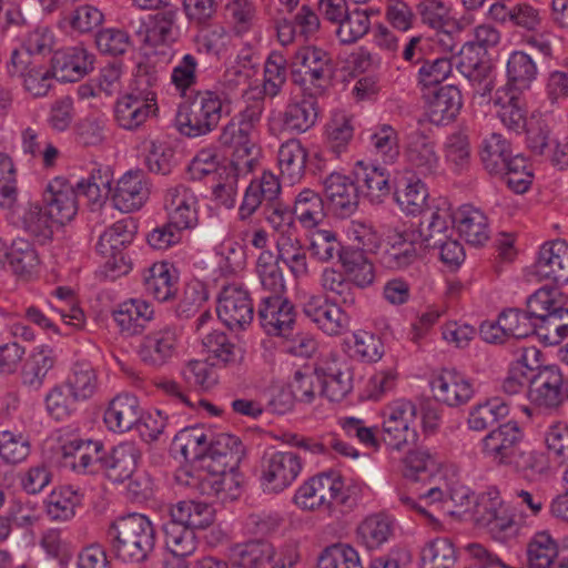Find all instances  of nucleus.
<instances>
[{"label": "nucleus", "mask_w": 568, "mask_h": 568, "mask_svg": "<svg viewBox=\"0 0 568 568\" xmlns=\"http://www.w3.org/2000/svg\"><path fill=\"white\" fill-rule=\"evenodd\" d=\"M390 532V524L379 516L366 518L357 528V537L367 549L378 548Z\"/></svg>", "instance_id": "0e129e2a"}, {"label": "nucleus", "mask_w": 568, "mask_h": 568, "mask_svg": "<svg viewBox=\"0 0 568 568\" xmlns=\"http://www.w3.org/2000/svg\"><path fill=\"white\" fill-rule=\"evenodd\" d=\"M277 251H280L282 263L291 270L294 276L300 277L307 274L306 253L300 246L297 239H292L291 236L280 239L277 241Z\"/></svg>", "instance_id": "e2e57ef3"}, {"label": "nucleus", "mask_w": 568, "mask_h": 568, "mask_svg": "<svg viewBox=\"0 0 568 568\" xmlns=\"http://www.w3.org/2000/svg\"><path fill=\"white\" fill-rule=\"evenodd\" d=\"M292 79L303 92L322 95L332 78V64L328 53L317 47L300 48L294 55Z\"/></svg>", "instance_id": "20e7f679"}, {"label": "nucleus", "mask_w": 568, "mask_h": 568, "mask_svg": "<svg viewBox=\"0 0 568 568\" xmlns=\"http://www.w3.org/2000/svg\"><path fill=\"white\" fill-rule=\"evenodd\" d=\"M95 44L101 53L118 57L128 51L131 40L126 31L109 28L102 29L95 34Z\"/></svg>", "instance_id": "774afa93"}, {"label": "nucleus", "mask_w": 568, "mask_h": 568, "mask_svg": "<svg viewBox=\"0 0 568 568\" xmlns=\"http://www.w3.org/2000/svg\"><path fill=\"white\" fill-rule=\"evenodd\" d=\"M323 186L328 207L335 215L347 217L357 210L358 187L349 176L333 172L324 179Z\"/></svg>", "instance_id": "ddd939ff"}, {"label": "nucleus", "mask_w": 568, "mask_h": 568, "mask_svg": "<svg viewBox=\"0 0 568 568\" xmlns=\"http://www.w3.org/2000/svg\"><path fill=\"white\" fill-rule=\"evenodd\" d=\"M257 316L265 332L274 336H286L295 322L293 304L277 294L262 298Z\"/></svg>", "instance_id": "dca6fc26"}, {"label": "nucleus", "mask_w": 568, "mask_h": 568, "mask_svg": "<svg viewBox=\"0 0 568 568\" xmlns=\"http://www.w3.org/2000/svg\"><path fill=\"white\" fill-rule=\"evenodd\" d=\"M499 175L508 187L518 194L525 193L530 187L534 178L528 160L520 154H515L505 172Z\"/></svg>", "instance_id": "680f3d73"}, {"label": "nucleus", "mask_w": 568, "mask_h": 568, "mask_svg": "<svg viewBox=\"0 0 568 568\" xmlns=\"http://www.w3.org/2000/svg\"><path fill=\"white\" fill-rule=\"evenodd\" d=\"M452 72V62L447 58H438L433 61L425 60L418 71L422 92L438 89Z\"/></svg>", "instance_id": "69168bd1"}, {"label": "nucleus", "mask_w": 568, "mask_h": 568, "mask_svg": "<svg viewBox=\"0 0 568 568\" xmlns=\"http://www.w3.org/2000/svg\"><path fill=\"white\" fill-rule=\"evenodd\" d=\"M274 556L273 545L265 539H252L231 549V559L240 568H286L284 561L273 562Z\"/></svg>", "instance_id": "393cba45"}, {"label": "nucleus", "mask_w": 568, "mask_h": 568, "mask_svg": "<svg viewBox=\"0 0 568 568\" xmlns=\"http://www.w3.org/2000/svg\"><path fill=\"white\" fill-rule=\"evenodd\" d=\"M567 303V295L558 286L545 285L527 298L526 306L532 318L537 320L542 315L566 306Z\"/></svg>", "instance_id": "de8ad7c7"}, {"label": "nucleus", "mask_w": 568, "mask_h": 568, "mask_svg": "<svg viewBox=\"0 0 568 568\" xmlns=\"http://www.w3.org/2000/svg\"><path fill=\"white\" fill-rule=\"evenodd\" d=\"M9 268L17 276H27L37 267L39 261L36 250L29 242L19 240L14 241L10 248Z\"/></svg>", "instance_id": "bf43d9fd"}, {"label": "nucleus", "mask_w": 568, "mask_h": 568, "mask_svg": "<svg viewBox=\"0 0 568 568\" xmlns=\"http://www.w3.org/2000/svg\"><path fill=\"white\" fill-rule=\"evenodd\" d=\"M568 399V378L557 366H544L529 381L528 398L539 407L557 408Z\"/></svg>", "instance_id": "6e6552de"}, {"label": "nucleus", "mask_w": 568, "mask_h": 568, "mask_svg": "<svg viewBox=\"0 0 568 568\" xmlns=\"http://www.w3.org/2000/svg\"><path fill=\"white\" fill-rule=\"evenodd\" d=\"M280 192L278 179L272 173L264 172L258 180L252 181L247 186L240 207L241 217L244 220L251 216L263 202H276Z\"/></svg>", "instance_id": "7c9ffc66"}, {"label": "nucleus", "mask_w": 568, "mask_h": 568, "mask_svg": "<svg viewBox=\"0 0 568 568\" xmlns=\"http://www.w3.org/2000/svg\"><path fill=\"white\" fill-rule=\"evenodd\" d=\"M306 317L327 335H338L348 325V316L339 303L328 302L324 295H311L303 305Z\"/></svg>", "instance_id": "f3484780"}, {"label": "nucleus", "mask_w": 568, "mask_h": 568, "mask_svg": "<svg viewBox=\"0 0 568 568\" xmlns=\"http://www.w3.org/2000/svg\"><path fill=\"white\" fill-rule=\"evenodd\" d=\"M454 222L458 224L460 236L471 245H483L489 239L487 217L478 209L463 207L454 217Z\"/></svg>", "instance_id": "e433bc0d"}, {"label": "nucleus", "mask_w": 568, "mask_h": 568, "mask_svg": "<svg viewBox=\"0 0 568 568\" xmlns=\"http://www.w3.org/2000/svg\"><path fill=\"white\" fill-rule=\"evenodd\" d=\"M307 152L297 139H290L280 146L278 165L281 176L288 183L300 181L305 173Z\"/></svg>", "instance_id": "f704fd0d"}, {"label": "nucleus", "mask_w": 568, "mask_h": 568, "mask_svg": "<svg viewBox=\"0 0 568 568\" xmlns=\"http://www.w3.org/2000/svg\"><path fill=\"white\" fill-rule=\"evenodd\" d=\"M287 78V61L278 51H272L264 63L263 92L270 98L276 97Z\"/></svg>", "instance_id": "8fccbe9b"}, {"label": "nucleus", "mask_w": 568, "mask_h": 568, "mask_svg": "<svg viewBox=\"0 0 568 568\" xmlns=\"http://www.w3.org/2000/svg\"><path fill=\"white\" fill-rule=\"evenodd\" d=\"M44 206L49 210L58 225L70 222L78 212L77 192L62 178H57L47 186L43 193Z\"/></svg>", "instance_id": "5701e85b"}, {"label": "nucleus", "mask_w": 568, "mask_h": 568, "mask_svg": "<svg viewBox=\"0 0 568 568\" xmlns=\"http://www.w3.org/2000/svg\"><path fill=\"white\" fill-rule=\"evenodd\" d=\"M509 414V407L498 398L488 399L483 404L476 405L469 413L467 419L470 429L483 432Z\"/></svg>", "instance_id": "49530a36"}, {"label": "nucleus", "mask_w": 568, "mask_h": 568, "mask_svg": "<svg viewBox=\"0 0 568 568\" xmlns=\"http://www.w3.org/2000/svg\"><path fill=\"white\" fill-rule=\"evenodd\" d=\"M536 335L547 345H557L568 335V307L555 310L536 320Z\"/></svg>", "instance_id": "37998d69"}, {"label": "nucleus", "mask_w": 568, "mask_h": 568, "mask_svg": "<svg viewBox=\"0 0 568 568\" xmlns=\"http://www.w3.org/2000/svg\"><path fill=\"white\" fill-rule=\"evenodd\" d=\"M22 222L24 230L40 241L50 240L53 235V225L57 224L49 210L39 204L30 205Z\"/></svg>", "instance_id": "5fc2aeb1"}, {"label": "nucleus", "mask_w": 568, "mask_h": 568, "mask_svg": "<svg viewBox=\"0 0 568 568\" xmlns=\"http://www.w3.org/2000/svg\"><path fill=\"white\" fill-rule=\"evenodd\" d=\"M302 462L293 452H276L262 462V480L273 491H282L300 475Z\"/></svg>", "instance_id": "f8f14e48"}, {"label": "nucleus", "mask_w": 568, "mask_h": 568, "mask_svg": "<svg viewBox=\"0 0 568 568\" xmlns=\"http://www.w3.org/2000/svg\"><path fill=\"white\" fill-rule=\"evenodd\" d=\"M245 455L242 440L231 434H219L207 446L202 467L212 474L234 473Z\"/></svg>", "instance_id": "1a4fd4ad"}, {"label": "nucleus", "mask_w": 568, "mask_h": 568, "mask_svg": "<svg viewBox=\"0 0 568 568\" xmlns=\"http://www.w3.org/2000/svg\"><path fill=\"white\" fill-rule=\"evenodd\" d=\"M476 47L474 43H465L458 50L457 69L464 74L469 81L477 82L480 84L486 80L490 65L487 61L480 60L475 54Z\"/></svg>", "instance_id": "4d7b16f0"}, {"label": "nucleus", "mask_w": 568, "mask_h": 568, "mask_svg": "<svg viewBox=\"0 0 568 568\" xmlns=\"http://www.w3.org/2000/svg\"><path fill=\"white\" fill-rule=\"evenodd\" d=\"M374 10H364L356 8L349 10L343 19L338 21L336 37L342 44H353L362 39L371 29L369 16L377 13Z\"/></svg>", "instance_id": "79ce46f5"}, {"label": "nucleus", "mask_w": 568, "mask_h": 568, "mask_svg": "<svg viewBox=\"0 0 568 568\" xmlns=\"http://www.w3.org/2000/svg\"><path fill=\"white\" fill-rule=\"evenodd\" d=\"M145 291L158 301L164 302L176 292V277L171 274V265L166 262L154 263L144 275Z\"/></svg>", "instance_id": "4c0bfd02"}, {"label": "nucleus", "mask_w": 568, "mask_h": 568, "mask_svg": "<svg viewBox=\"0 0 568 568\" xmlns=\"http://www.w3.org/2000/svg\"><path fill=\"white\" fill-rule=\"evenodd\" d=\"M53 365L54 357L51 351L41 349L33 353L23 365V383L34 388L40 387Z\"/></svg>", "instance_id": "13d9d810"}, {"label": "nucleus", "mask_w": 568, "mask_h": 568, "mask_svg": "<svg viewBox=\"0 0 568 568\" xmlns=\"http://www.w3.org/2000/svg\"><path fill=\"white\" fill-rule=\"evenodd\" d=\"M349 495L344 490L342 477L334 473H322L306 480L295 493V504L304 510L349 505Z\"/></svg>", "instance_id": "39448f33"}, {"label": "nucleus", "mask_w": 568, "mask_h": 568, "mask_svg": "<svg viewBox=\"0 0 568 568\" xmlns=\"http://www.w3.org/2000/svg\"><path fill=\"white\" fill-rule=\"evenodd\" d=\"M135 230L132 219H123L100 235L97 250L105 258V266L110 270L126 267L122 251L132 242Z\"/></svg>", "instance_id": "9d476101"}, {"label": "nucleus", "mask_w": 568, "mask_h": 568, "mask_svg": "<svg viewBox=\"0 0 568 568\" xmlns=\"http://www.w3.org/2000/svg\"><path fill=\"white\" fill-rule=\"evenodd\" d=\"M293 210L296 220L308 230L316 229L326 216L322 196L310 189L298 193Z\"/></svg>", "instance_id": "c9c22d12"}, {"label": "nucleus", "mask_w": 568, "mask_h": 568, "mask_svg": "<svg viewBox=\"0 0 568 568\" xmlns=\"http://www.w3.org/2000/svg\"><path fill=\"white\" fill-rule=\"evenodd\" d=\"M149 196V189L141 171L125 173L116 183L112 201L121 212L130 213L140 210Z\"/></svg>", "instance_id": "a878e982"}, {"label": "nucleus", "mask_w": 568, "mask_h": 568, "mask_svg": "<svg viewBox=\"0 0 568 568\" xmlns=\"http://www.w3.org/2000/svg\"><path fill=\"white\" fill-rule=\"evenodd\" d=\"M476 515L477 523L486 527L497 540L505 541L518 531L515 516L509 514L501 500L497 497H491V493H488L487 500L483 497L481 501L477 505Z\"/></svg>", "instance_id": "4468645a"}, {"label": "nucleus", "mask_w": 568, "mask_h": 568, "mask_svg": "<svg viewBox=\"0 0 568 568\" xmlns=\"http://www.w3.org/2000/svg\"><path fill=\"white\" fill-rule=\"evenodd\" d=\"M216 313L227 327L243 328L254 316L248 292L236 285L225 286L219 297Z\"/></svg>", "instance_id": "9b49d317"}, {"label": "nucleus", "mask_w": 568, "mask_h": 568, "mask_svg": "<svg viewBox=\"0 0 568 568\" xmlns=\"http://www.w3.org/2000/svg\"><path fill=\"white\" fill-rule=\"evenodd\" d=\"M499 320L508 336L524 338L536 334V318H532L528 308H507L499 314Z\"/></svg>", "instance_id": "052dcab7"}, {"label": "nucleus", "mask_w": 568, "mask_h": 568, "mask_svg": "<svg viewBox=\"0 0 568 568\" xmlns=\"http://www.w3.org/2000/svg\"><path fill=\"white\" fill-rule=\"evenodd\" d=\"M427 116L432 123L443 124L455 120L462 108V94L455 85H444L423 92Z\"/></svg>", "instance_id": "b1692460"}, {"label": "nucleus", "mask_w": 568, "mask_h": 568, "mask_svg": "<svg viewBox=\"0 0 568 568\" xmlns=\"http://www.w3.org/2000/svg\"><path fill=\"white\" fill-rule=\"evenodd\" d=\"M196 196L184 185H178L168 190L165 195V210L172 225L180 229H191L197 222Z\"/></svg>", "instance_id": "bb28decb"}, {"label": "nucleus", "mask_w": 568, "mask_h": 568, "mask_svg": "<svg viewBox=\"0 0 568 568\" xmlns=\"http://www.w3.org/2000/svg\"><path fill=\"white\" fill-rule=\"evenodd\" d=\"M166 549L179 560H191L197 548L196 535L193 530L174 524H163Z\"/></svg>", "instance_id": "ea45409f"}, {"label": "nucleus", "mask_w": 568, "mask_h": 568, "mask_svg": "<svg viewBox=\"0 0 568 568\" xmlns=\"http://www.w3.org/2000/svg\"><path fill=\"white\" fill-rule=\"evenodd\" d=\"M322 286L334 295L333 300L344 306L356 303V292L353 283L345 275L334 268H326L322 274Z\"/></svg>", "instance_id": "864d4df0"}, {"label": "nucleus", "mask_w": 568, "mask_h": 568, "mask_svg": "<svg viewBox=\"0 0 568 568\" xmlns=\"http://www.w3.org/2000/svg\"><path fill=\"white\" fill-rule=\"evenodd\" d=\"M481 453L496 465L508 466L525 477L542 467V456L524 445V432L515 422L489 432L481 440Z\"/></svg>", "instance_id": "f257e3e1"}, {"label": "nucleus", "mask_w": 568, "mask_h": 568, "mask_svg": "<svg viewBox=\"0 0 568 568\" xmlns=\"http://www.w3.org/2000/svg\"><path fill=\"white\" fill-rule=\"evenodd\" d=\"M30 453V443L22 434L0 432V457L8 464L24 460Z\"/></svg>", "instance_id": "338daca9"}, {"label": "nucleus", "mask_w": 568, "mask_h": 568, "mask_svg": "<svg viewBox=\"0 0 568 568\" xmlns=\"http://www.w3.org/2000/svg\"><path fill=\"white\" fill-rule=\"evenodd\" d=\"M416 233H402L396 236L390 247L383 255V263L388 268H403L410 265L417 258Z\"/></svg>", "instance_id": "a18cd8bd"}, {"label": "nucleus", "mask_w": 568, "mask_h": 568, "mask_svg": "<svg viewBox=\"0 0 568 568\" xmlns=\"http://www.w3.org/2000/svg\"><path fill=\"white\" fill-rule=\"evenodd\" d=\"M529 568H549L559 557L556 541L547 532L537 534L527 549Z\"/></svg>", "instance_id": "6e6d98bb"}, {"label": "nucleus", "mask_w": 568, "mask_h": 568, "mask_svg": "<svg viewBox=\"0 0 568 568\" xmlns=\"http://www.w3.org/2000/svg\"><path fill=\"white\" fill-rule=\"evenodd\" d=\"M158 105L154 95L129 93L119 99L114 108L118 124L125 130H136L150 115H155Z\"/></svg>", "instance_id": "412c9836"}, {"label": "nucleus", "mask_w": 568, "mask_h": 568, "mask_svg": "<svg viewBox=\"0 0 568 568\" xmlns=\"http://www.w3.org/2000/svg\"><path fill=\"white\" fill-rule=\"evenodd\" d=\"M175 346V332L168 325L159 326L143 337L138 354L144 364L160 367L173 356Z\"/></svg>", "instance_id": "aec40b11"}, {"label": "nucleus", "mask_w": 568, "mask_h": 568, "mask_svg": "<svg viewBox=\"0 0 568 568\" xmlns=\"http://www.w3.org/2000/svg\"><path fill=\"white\" fill-rule=\"evenodd\" d=\"M153 315L154 311L151 305L142 300L123 302L112 312L121 332L129 336L143 333L151 324Z\"/></svg>", "instance_id": "c756f323"}, {"label": "nucleus", "mask_w": 568, "mask_h": 568, "mask_svg": "<svg viewBox=\"0 0 568 568\" xmlns=\"http://www.w3.org/2000/svg\"><path fill=\"white\" fill-rule=\"evenodd\" d=\"M101 444L98 442L70 443L63 447L64 465L78 470H87L93 462H101L99 453Z\"/></svg>", "instance_id": "603ef678"}, {"label": "nucleus", "mask_w": 568, "mask_h": 568, "mask_svg": "<svg viewBox=\"0 0 568 568\" xmlns=\"http://www.w3.org/2000/svg\"><path fill=\"white\" fill-rule=\"evenodd\" d=\"M515 158L510 142L499 133H493L483 142L480 159L485 170L491 175L505 172Z\"/></svg>", "instance_id": "72a5a7b5"}, {"label": "nucleus", "mask_w": 568, "mask_h": 568, "mask_svg": "<svg viewBox=\"0 0 568 568\" xmlns=\"http://www.w3.org/2000/svg\"><path fill=\"white\" fill-rule=\"evenodd\" d=\"M140 458V449L133 443L125 442L115 446L101 463L110 480L122 483L135 474Z\"/></svg>", "instance_id": "cd10ccee"}, {"label": "nucleus", "mask_w": 568, "mask_h": 568, "mask_svg": "<svg viewBox=\"0 0 568 568\" xmlns=\"http://www.w3.org/2000/svg\"><path fill=\"white\" fill-rule=\"evenodd\" d=\"M106 536L110 551L122 562L144 561L155 545L152 523L141 514H130L112 523Z\"/></svg>", "instance_id": "f03ea898"}, {"label": "nucleus", "mask_w": 568, "mask_h": 568, "mask_svg": "<svg viewBox=\"0 0 568 568\" xmlns=\"http://www.w3.org/2000/svg\"><path fill=\"white\" fill-rule=\"evenodd\" d=\"M534 273L539 280H548L556 284H567L568 244L560 240L544 244L534 265Z\"/></svg>", "instance_id": "a211bd4d"}, {"label": "nucleus", "mask_w": 568, "mask_h": 568, "mask_svg": "<svg viewBox=\"0 0 568 568\" xmlns=\"http://www.w3.org/2000/svg\"><path fill=\"white\" fill-rule=\"evenodd\" d=\"M93 68V58L82 47L57 50L51 59L53 75L63 82H77Z\"/></svg>", "instance_id": "6ab92c4d"}, {"label": "nucleus", "mask_w": 568, "mask_h": 568, "mask_svg": "<svg viewBox=\"0 0 568 568\" xmlns=\"http://www.w3.org/2000/svg\"><path fill=\"white\" fill-rule=\"evenodd\" d=\"M450 215L446 211H432L427 220L422 221L419 230L416 233V239L419 242V247L424 248H437V244H440L449 237L448 220Z\"/></svg>", "instance_id": "c03bdc74"}, {"label": "nucleus", "mask_w": 568, "mask_h": 568, "mask_svg": "<svg viewBox=\"0 0 568 568\" xmlns=\"http://www.w3.org/2000/svg\"><path fill=\"white\" fill-rule=\"evenodd\" d=\"M203 346L210 354L207 361H213L212 365L219 363L226 365H239L244 358V352L241 347L232 344L227 336L222 332H213L203 338Z\"/></svg>", "instance_id": "58836bf2"}, {"label": "nucleus", "mask_w": 568, "mask_h": 568, "mask_svg": "<svg viewBox=\"0 0 568 568\" xmlns=\"http://www.w3.org/2000/svg\"><path fill=\"white\" fill-rule=\"evenodd\" d=\"M420 559L423 568H452L457 559L454 544L448 538H435L424 546Z\"/></svg>", "instance_id": "09e8293b"}, {"label": "nucleus", "mask_w": 568, "mask_h": 568, "mask_svg": "<svg viewBox=\"0 0 568 568\" xmlns=\"http://www.w3.org/2000/svg\"><path fill=\"white\" fill-rule=\"evenodd\" d=\"M316 568H363L358 552L347 544L326 547L317 559Z\"/></svg>", "instance_id": "3c124183"}, {"label": "nucleus", "mask_w": 568, "mask_h": 568, "mask_svg": "<svg viewBox=\"0 0 568 568\" xmlns=\"http://www.w3.org/2000/svg\"><path fill=\"white\" fill-rule=\"evenodd\" d=\"M103 418L110 430L120 433L130 430L141 419L139 399L128 393L116 395L109 403Z\"/></svg>", "instance_id": "c85d7f7f"}, {"label": "nucleus", "mask_w": 568, "mask_h": 568, "mask_svg": "<svg viewBox=\"0 0 568 568\" xmlns=\"http://www.w3.org/2000/svg\"><path fill=\"white\" fill-rule=\"evenodd\" d=\"M416 417V406L410 402H398L386 407L381 438L394 450H402L417 440V433L410 428Z\"/></svg>", "instance_id": "423d86ee"}, {"label": "nucleus", "mask_w": 568, "mask_h": 568, "mask_svg": "<svg viewBox=\"0 0 568 568\" xmlns=\"http://www.w3.org/2000/svg\"><path fill=\"white\" fill-rule=\"evenodd\" d=\"M230 103L224 93L210 90L197 92L191 101L180 104L175 125L190 138L209 134L217 128L223 112H230Z\"/></svg>", "instance_id": "7ed1b4c3"}, {"label": "nucleus", "mask_w": 568, "mask_h": 568, "mask_svg": "<svg viewBox=\"0 0 568 568\" xmlns=\"http://www.w3.org/2000/svg\"><path fill=\"white\" fill-rule=\"evenodd\" d=\"M219 141L223 146L233 148V160L231 161V170L234 178L243 169L251 171L256 161L255 144L251 140V131L246 126L231 121L223 129L219 136Z\"/></svg>", "instance_id": "2eb2a0df"}, {"label": "nucleus", "mask_w": 568, "mask_h": 568, "mask_svg": "<svg viewBox=\"0 0 568 568\" xmlns=\"http://www.w3.org/2000/svg\"><path fill=\"white\" fill-rule=\"evenodd\" d=\"M317 97L312 92H304L301 101L290 103L282 116L284 128L293 133L308 131L316 123L318 116Z\"/></svg>", "instance_id": "2f4dec72"}, {"label": "nucleus", "mask_w": 568, "mask_h": 568, "mask_svg": "<svg viewBox=\"0 0 568 568\" xmlns=\"http://www.w3.org/2000/svg\"><path fill=\"white\" fill-rule=\"evenodd\" d=\"M316 372L322 379L320 394L329 402H341L352 392L354 374L345 358L329 354L316 364Z\"/></svg>", "instance_id": "0eeeda50"}, {"label": "nucleus", "mask_w": 568, "mask_h": 568, "mask_svg": "<svg viewBox=\"0 0 568 568\" xmlns=\"http://www.w3.org/2000/svg\"><path fill=\"white\" fill-rule=\"evenodd\" d=\"M406 155L410 165L422 175L433 174L438 168L435 144L420 131L410 134Z\"/></svg>", "instance_id": "473e14b6"}, {"label": "nucleus", "mask_w": 568, "mask_h": 568, "mask_svg": "<svg viewBox=\"0 0 568 568\" xmlns=\"http://www.w3.org/2000/svg\"><path fill=\"white\" fill-rule=\"evenodd\" d=\"M430 385L434 398L449 407L468 403L474 394L471 384L456 371L443 369Z\"/></svg>", "instance_id": "4be33fe9"}, {"label": "nucleus", "mask_w": 568, "mask_h": 568, "mask_svg": "<svg viewBox=\"0 0 568 568\" xmlns=\"http://www.w3.org/2000/svg\"><path fill=\"white\" fill-rule=\"evenodd\" d=\"M339 262L346 274L351 277L353 286L365 288L374 282L375 272L373 263L359 251L342 248Z\"/></svg>", "instance_id": "a19ab883"}]
</instances>
